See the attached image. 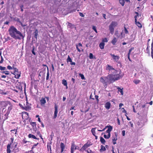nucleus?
Returning a JSON list of instances; mask_svg holds the SVG:
<instances>
[{"instance_id":"nucleus-14","label":"nucleus","mask_w":153,"mask_h":153,"mask_svg":"<svg viewBox=\"0 0 153 153\" xmlns=\"http://www.w3.org/2000/svg\"><path fill=\"white\" fill-rule=\"evenodd\" d=\"M40 105L41 106H44L46 103V101L45 98H42L40 100Z\"/></svg>"},{"instance_id":"nucleus-41","label":"nucleus","mask_w":153,"mask_h":153,"mask_svg":"<svg viewBox=\"0 0 153 153\" xmlns=\"http://www.w3.org/2000/svg\"><path fill=\"white\" fill-rule=\"evenodd\" d=\"M72 60L71 58L68 55V58L67 60V62H72Z\"/></svg>"},{"instance_id":"nucleus-1","label":"nucleus","mask_w":153,"mask_h":153,"mask_svg":"<svg viewBox=\"0 0 153 153\" xmlns=\"http://www.w3.org/2000/svg\"><path fill=\"white\" fill-rule=\"evenodd\" d=\"M10 35L15 39L20 40L21 39H24V36L19 31L17 30L13 26L10 27L8 30Z\"/></svg>"},{"instance_id":"nucleus-48","label":"nucleus","mask_w":153,"mask_h":153,"mask_svg":"<svg viewBox=\"0 0 153 153\" xmlns=\"http://www.w3.org/2000/svg\"><path fill=\"white\" fill-rule=\"evenodd\" d=\"M108 40L106 38H105L104 39H102V42L104 43V42H108Z\"/></svg>"},{"instance_id":"nucleus-64","label":"nucleus","mask_w":153,"mask_h":153,"mask_svg":"<svg viewBox=\"0 0 153 153\" xmlns=\"http://www.w3.org/2000/svg\"><path fill=\"white\" fill-rule=\"evenodd\" d=\"M95 98L97 99V100L98 101V96L96 95H95Z\"/></svg>"},{"instance_id":"nucleus-27","label":"nucleus","mask_w":153,"mask_h":153,"mask_svg":"<svg viewBox=\"0 0 153 153\" xmlns=\"http://www.w3.org/2000/svg\"><path fill=\"white\" fill-rule=\"evenodd\" d=\"M105 45V43L103 42H101L99 44V47L101 49H103L104 48Z\"/></svg>"},{"instance_id":"nucleus-59","label":"nucleus","mask_w":153,"mask_h":153,"mask_svg":"<svg viewBox=\"0 0 153 153\" xmlns=\"http://www.w3.org/2000/svg\"><path fill=\"white\" fill-rule=\"evenodd\" d=\"M26 139L25 138L24 139H23L22 141L25 144L26 143L27 141L25 140Z\"/></svg>"},{"instance_id":"nucleus-3","label":"nucleus","mask_w":153,"mask_h":153,"mask_svg":"<svg viewBox=\"0 0 153 153\" xmlns=\"http://www.w3.org/2000/svg\"><path fill=\"white\" fill-rule=\"evenodd\" d=\"M19 105L23 110L26 111L30 110L31 109L30 105L28 102L27 101L26 102V104L24 103L23 105L21 103H19Z\"/></svg>"},{"instance_id":"nucleus-53","label":"nucleus","mask_w":153,"mask_h":153,"mask_svg":"<svg viewBox=\"0 0 153 153\" xmlns=\"http://www.w3.org/2000/svg\"><path fill=\"white\" fill-rule=\"evenodd\" d=\"M108 76L107 77H105L104 79H105V81H106V83L108 82Z\"/></svg>"},{"instance_id":"nucleus-57","label":"nucleus","mask_w":153,"mask_h":153,"mask_svg":"<svg viewBox=\"0 0 153 153\" xmlns=\"http://www.w3.org/2000/svg\"><path fill=\"white\" fill-rule=\"evenodd\" d=\"M122 109H123V110L122 111L123 112L125 113L126 114H127L126 112L125 109L124 108H122Z\"/></svg>"},{"instance_id":"nucleus-13","label":"nucleus","mask_w":153,"mask_h":153,"mask_svg":"<svg viewBox=\"0 0 153 153\" xmlns=\"http://www.w3.org/2000/svg\"><path fill=\"white\" fill-rule=\"evenodd\" d=\"M105 128H108V129L106 131V132L108 134H111L110 132L113 128L112 126H107Z\"/></svg>"},{"instance_id":"nucleus-32","label":"nucleus","mask_w":153,"mask_h":153,"mask_svg":"<svg viewBox=\"0 0 153 153\" xmlns=\"http://www.w3.org/2000/svg\"><path fill=\"white\" fill-rule=\"evenodd\" d=\"M96 129V128H92L91 130V132L93 135L94 136H95V135L96 133H95V130Z\"/></svg>"},{"instance_id":"nucleus-35","label":"nucleus","mask_w":153,"mask_h":153,"mask_svg":"<svg viewBox=\"0 0 153 153\" xmlns=\"http://www.w3.org/2000/svg\"><path fill=\"white\" fill-rule=\"evenodd\" d=\"M119 2L122 6H123L125 4V0H119Z\"/></svg>"},{"instance_id":"nucleus-52","label":"nucleus","mask_w":153,"mask_h":153,"mask_svg":"<svg viewBox=\"0 0 153 153\" xmlns=\"http://www.w3.org/2000/svg\"><path fill=\"white\" fill-rule=\"evenodd\" d=\"M79 75H80V76L81 77V78L82 79H85L84 76L83 74H79Z\"/></svg>"},{"instance_id":"nucleus-4","label":"nucleus","mask_w":153,"mask_h":153,"mask_svg":"<svg viewBox=\"0 0 153 153\" xmlns=\"http://www.w3.org/2000/svg\"><path fill=\"white\" fill-rule=\"evenodd\" d=\"M118 25L117 22L112 21L109 26V28L110 32L111 34H113L114 33V27Z\"/></svg>"},{"instance_id":"nucleus-51","label":"nucleus","mask_w":153,"mask_h":153,"mask_svg":"<svg viewBox=\"0 0 153 153\" xmlns=\"http://www.w3.org/2000/svg\"><path fill=\"white\" fill-rule=\"evenodd\" d=\"M6 69V67H2L0 65V70H4Z\"/></svg>"},{"instance_id":"nucleus-15","label":"nucleus","mask_w":153,"mask_h":153,"mask_svg":"<svg viewBox=\"0 0 153 153\" xmlns=\"http://www.w3.org/2000/svg\"><path fill=\"white\" fill-rule=\"evenodd\" d=\"M111 105V103L109 102H106L105 104V107L108 110L110 108Z\"/></svg>"},{"instance_id":"nucleus-33","label":"nucleus","mask_w":153,"mask_h":153,"mask_svg":"<svg viewBox=\"0 0 153 153\" xmlns=\"http://www.w3.org/2000/svg\"><path fill=\"white\" fill-rule=\"evenodd\" d=\"M30 125L32 126V127L34 128L36 127V123L35 122H31L30 123Z\"/></svg>"},{"instance_id":"nucleus-46","label":"nucleus","mask_w":153,"mask_h":153,"mask_svg":"<svg viewBox=\"0 0 153 153\" xmlns=\"http://www.w3.org/2000/svg\"><path fill=\"white\" fill-rule=\"evenodd\" d=\"M38 144H39V143H37V144H35L33 146V147H32V148H31V149H32V150H31L30 151V152H31V151L33 152V151H32V150L34 149V148H35V147L36 146H37V145Z\"/></svg>"},{"instance_id":"nucleus-38","label":"nucleus","mask_w":153,"mask_h":153,"mask_svg":"<svg viewBox=\"0 0 153 153\" xmlns=\"http://www.w3.org/2000/svg\"><path fill=\"white\" fill-rule=\"evenodd\" d=\"M135 13L136 14V15H135L134 16V19H135V21H136L137 20V17H139V13L137 12H135Z\"/></svg>"},{"instance_id":"nucleus-31","label":"nucleus","mask_w":153,"mask_h":153,"mask_svg":"<svg viewBox=\"0 0 153 153\" xmlns=\"http://www.w3.org/2000/svg\"><path fill=\"white\" fill-rule=\"evenodd\" d=\"M10 113L9 112L7 111L6 113L4 114V115L5 116V117L4 119V120H5L8 119V116Z\"/></svg>"},{"instance_id":"nucleus-37","label":"nucleus","mask_w":153,"mask_h":153,"mask_svg":"<svg viewBox=\"0 0 153 153\" xmlns=\"http://www.w3.org/2000/svg\"><path fill=\"white\" fill-rule=\"evenodd\" d=\"M49 69L48 67H47V76L46 78V79L47 80L49 79Z\"/></svg>"},{"instance_id":"nucleus-47","label":"nucleus","mask_w":153,"mask_h":153,"mask_svg":"<svg viewBox=\"0 0 153 153\" xmlns=\"http://www.w3.org/2000/svg\"><path fill=\"white\" fill-rule=\"evenodd\" d=\"M11 142L10 143L8 144H10L11 146V144L13 143L14 141V138L13 137H11L10 138Z\"/></svg>"},{"instance_id":"nucleus-62","label":"nucleus","mask_w":153,"mask_h":153,"mask_svg":"<svg viewBox=\"0 0 153 153\" xmlns=\"http://www.w3.org/2000/svg\"><path fill=\"white\" fill-rule=\"evenodd\" d=\"M10 131H14L15 132V134H16V132L17 131V130H16V129H13V130H11Z\"/></svg>"},{"instance_id":"nucleus-30","label":"nucleus","mask_w":153,"mask_h":153,"mask_svg":"<svg viewBox=\"0 0 153 153\" xmlns=\"http://www.w3.org/2000/svg\"><path fill=\"white\" fill-rule=\"evenodd\" d=\"M100 81L103 84H106V81H105V79H104V78L101 77L100 79Z\"/></svg>"},{"instance_id":"nucleus-17","label":"nucleus","mask_w":153,"mask_h":153,"mask_svg":"<svg viewBox=\"0 0 153 153\" xmlns=\"http://www.w3.org/2000/svg\"><path fill=\"white\" fill-rule=\"evenodd\" d=\"M11 146L10 144H8L7 145V153H12V151L10 149L11 148Z\"/></svg>"},{"instance_id":"nucleus-16","label":"nucleus","mask_w":153,"mask_h":153,"mask_svg":"<svg viewBox=\"0 0 153 153\" xmlns=\"http://www.w3.org/2000/svg\"><path fill=\"white\" fill-rule=\"evenodd\" d=\"M77 146L75 145L74 143H72L71 147V151L74 152V150L77 149Z\"/></svg>"},{"instance_id":"nucleus-20","label":"nucleus","mask_w":153,"mask_h":153,"mask_svg":"<svg viewBox=\"0 0 153 153\" xmlns=\"http://www.w3.org/2000/svg\"><path fill=\"white\" fill-rule=\"evenodd\" d=\"M28 137L29 138H32L34 139H36L38 140H39V138H36V137L34 135L32 134H29Z\"/></svg>"},{"instance_id":"nucleus-22","label":"nucleus","mask_w":153,"mask_h":153,"mask_svg":"<svg viewBox=\"0 0 153 153\" xmlns=\"http://www.w3.org/2000/svg\"><path fill=\"white\" fill-rule=\"evenodd\" d=\"M60 147L61 149V152H62L63 151L64 149L65 148V146L64 145V144L63 143H61L60 144Z\"/></svg>"},{"instance_id":"nucleus-39","label":"nucleus","mask_w":153,"mask_h":153,"mask_svg":"<svg viewBox=\"0 0 153 153\" xmlns=\"http://www.w3.org/2000/svg\"><path fill=\"white\" fill-rule=\"evenodd\" d=\"M111 136V134H108V135H107L106 134H104V137L105 139H109Z\"/></svg>"},{"instance_id":"nucleus-61","label":"nucleus","mask_w":153,"mask_h":153,"mask_svg":"<svg viewBox=\"0 0 153 153\" xmlns=\"http://www.w3.org/2000/svg\"><path fill=\"white\" fill-rule=\"evenodd\" d=\"M88 153H94L91 150H90L89 151L87 150H86Z\"/></svg>"},{"instance_id":"nucleus-56","label":"nucleus","mask_w":153,"mask_h":153,"mask_svg":"<svg viewBox=\"0 0 153 153\" xmlns=\"http://www.w3.org/2000/svg\"><path fill=\"white\" fill-rule=\"evenodd\" d=\"M122 135L123 136H124L125 135V131L124 130H123L122 131Z\"/></svg>"},{"instance_id":"nucleus-6","label":"nucleus","mask_w":153,"mask_h":153,"mask_svg":"<svg viewBox=\"0 0 153 153\" xmlns=\"http://www.w3.org/2000/svg\"><path fill=\"white\" fill-rule=\"evenodd\" d=\"M13 69H14V73L13 74L15 75V77L16 79H19L20 76L21 72L19 71L18 69L13 66Z\"/></svg>"},{"instance_id":"nucleus-28","label":"nucleus","mask_w":153,"mask_h":153,"mask_svg":"<svg viewBox=\"0 0 153 153\" xmlns=\"http://www.w3.org/2000/svg\"><path fill=\"white\" fill-rule=\"evenodd\" d=\"M101 149H100V151L101 152H104L106 150V149L105 147L103 145H101Z\"/></svg>"},{"instance_id":"nucleus-45","label":"nucleus","mask_w":153,"mask_h":153,"mask_svg":"<svg viewBox=\"0 0 153 153\" xmlns=\"http://www.w3.org/2000/svg\"><path fill=\"white\" fill-rule=\"evenodd\" d=\"M89 57L91 59H92L93 58V55L92 53H89Z\"/></svg>"},{"instance_id":"nucleus-8","label":"nucleus","mask_w":153,"mask_h":153,"mask_svg":"<svg viewBox=\"0 0 153 153\" xmlns=\"http://www.w3.org/2000/svg\"><path fill=\"white\" fill-rule=\"evenodd\" d=\"M92 144L91 143V142L90 141H89V142L88 141L84 145L82 148L80 150V151H82V150H85L87 148L91 145Z\"/></svg>"},{"instance_id":"nucleus-55","label":"nucleus","mask_w":153,"mask_h":153,"mask_svg":"<svg viewBox=\"0 0 153 153\" xmlns=\"http://www.w3.org/2000/svg\"><path fill=\"white\" fill-rule=\"evenodd\" d=\"M5 74L6 75H9L10 74L9 71H5Z\"/></svg>"},{"instance_id":"nucleus-34","label":"nucleus","mask_w":153,"mask_h":153,"mask_svg":"<svg viewBox=\"0 0 153 153\" xmlns=\"http://www.w3.org/2000/svg\"><path fill=\"white\" fill-rule=\"evenodd\" d=\"M62 83L65 86H67V81L65 79H64L62 80Z\"/></svg>"},{"instance_id":"nucleus-9","label":"nucleus","mask_w":153,"mask_h":153,"mask_svg":"<svg viewBox=\"0 0 153 153\" xmlns=\"http://www.w3.org/2000/svg\"><path fill=\"white\" fill-rule=\"evenodd\" d=\"M114 135L112 137V143L114 145L116 143V141L117 139V133H114Z\"/></svg>"},{"instance_id":"nucleus-26","label":"nucleus","mask_w":153,"mask_h":153,"mask_svg":"<svg viewBox=\"0 0 153 153\" xmlns=\"http://www.w3.org/2000/svg\"><path fill=\"white\" fill-rule=\"evenodd\" d=\"M151 50V56L152 58L153 59V42L152 43Z\"/></svg>"},{"instance_id":"nucleus-23","label":"nucleus","mask_w":153,"mask_h":153,"mask_svg":"<svg viewBox=\"0 0 153 153\" xmlns=\"http://www.w3.org/2000/svg\"><path fill=\"white\" fill-rule=\"evenodd\" d=\"M135 24L138 26V27L140 28H141L142 27V25L139 22H137V21H135Z\"/></svg>"},{"instance_id":"nucleus-29","label":"nucleus","mask_w":153,"mask_h":153,"mask_svg":"<svg viewBox=\"0 0 153 153\" xmlns=\"http://www.w3.org/2000/svg\"><path fill=\"white\" fill-rule=\"evenodd\" d=\"M100 141L101 143L105 145V140L102 137H100Z\"/></svg>"},{"instance_id":"nucleus-63","label":"nucleus","mask_w":153,"mask_h":153,"mask_svg":"<svg viewBox=\"0 0 153 153\" xmlns=\"http://www.w3.org/2000/svg\"><path fill=\"white\" fill-rule=\"evenodd\" d=\"M129 123H130L131 126V127H133V124L131 123V122H129Z\"/></svg>"},{"instance_id":"nucleus-2","label":"nucleus","mask_w":153,"mask_h":153,"mask_svg":"<svg viewBox=\"0 0 153 153\" xmlns=\"http://www.w3.org/2000/svg\"><path fill=\"white\" fill-rule=\"evenodd\" d=\"M113 73L115 74H108V76L109 80L111 82H114L122 78L123 76L120 70H115Z\"/></svg>"},{"instance_id":"nucleus-40","label":"nucleus","mask_w":153,"mask_h":153,"mask_svg":"<svg viewBox=\"0 0 153 153\" xmlns=\"http://www.w3.org/2000/svg\"><path fill=\"white\" fill-rule=\"evenodd\" d=\"M115 35L117 37H119L120 36V34L118 31H116L114 33Z\"/></svg>"},{"instance_id":"nucleus-42","label":"nucleus","mask_w":153,"mask_h":153,"mask_svg":"<svg viewBox=\"0 0 153 153\" xmlns=\"http://www.w3.org/2000/svg\"><path fill=\"white\" fill-rule=\"evenodd\" d=\"M134 49V47H132L129 50L128 52V55H130L131 52V51L133 50Z\"/></svg>"},{"instance_id":"nucleus-50","label":"nucleus","mask_w":153,"mask_h":153,"mask_svg":"<svg viewBox=\"0 0 153 153\" xmlns=\"http://www.w3.org/2000/svg\"><path fill=\"white\" fill-rule=\"evenodd\" d=\"M92 29L94 30V31H95V32L96 33H97V31L96 30V27L95 26H92Z\"/></svg>"},{"instance_id":"nucleus-25","label":"nucleus","mask_w":153,"mask_h":153,"mask_svg":"<svg viewBox=\"0 0 153 153\" xmlns=\"http://www.w3.org/2000/svg\"><path fill=\"white\" fill-rule=\"evenodd\" d=\"M117 88L118 90V91L120 92L121 95H123V88H122V89L121 88H120L117 87Z\"/></svg>"},{"instance_id":"nucleus-10","label":"nucleus","mask_w":153,"mask_h":153,"mask_svg":"<svg viewBox=\"0 0 153 153\" xmlns=\"http://www.w3.org/2000/svg\"><path fill=\"white\" fill-rule=\"evenodd\" d=\"M54 108L55 111L53 118L55 119L57 117V114L58 113V106L56 104L55 105Z\"/></svg>"},{"instance_id":"nucleus-49","label":"nucleus","mask_w":153,"mask_h":153,"mask_svg":"<svg viewBox=\"0 0 153 153\" xmlns=\"http://www.w3.org/2000/svg\"><path fill=\"white\" fill-rule=\"evenodd\" d=\"M34 49H35L34 46H33V49L32 50V53L33 54H34V55H36V53L34 51Z\"/></svg>"},{"instance_id":"nucleus-5","label":"nucleus","mask_w":153,"mask_h":153,"mask_svg":"<svg viewBox=\"0 0 153 153\" xmlns=\"http://www.w3.org/2000/svg\"><path fill=\"white\" fill-rule=\"evenodd\" d=\"M10 102L9 101H1L0 104L1 105L2 107H3L2 109V111L5 109L4 111L6 110L5 108L8 105L10 104Z\"/></svg>"},{"instance_id":"nucleus-12","label":"nucleus","mask_w":153,"mask_h":153,"mask_svg":"<svg viewBox=\"0 0 153 153\" xmlns=\"http://www.w3.org/2000/svg\"><path fill=\"white\" fill-rule=\"evenodd\" d=\"M22 118L24 120H27L28 117V114L26 112H22Z\"/></svg>"},{"instance_id":"nucleus-36","label":"nucleus","mask_w":153,"mask_h":153,"mask_svg":"<svg viewBox=\"0 0 153 153\" xmlns=\"http://www.w3.org/2000/svg\"><path fill=\"white\" fill-rule=\"evenodd\" d=\"M34 37L36 39H37V36H38V30L37 29L34 32Z\"/></svg>"},{"instance_id":"nucleus-43","label":"nucleus","mask_w":153,"mask_h":153,"mask_svg":"<svg viewBox=\"0 0 153 153\" xmlns=\"http://www.w3.org/2000/svg\"><path fill=\"white\" fill-rule=\"evenodd\" d=\"M37 134L39 135V137L41 138V139L43 140V138H42V135L40 134V133L39 131H37Z\"/></svg>"},{"instance_id":"nucleus-24","label":"nucleus","mask_w":153,"mask_h":153,"mask_svg":"<svg viewBox=\"0 0 153 153\" xmlns=\"http://www.w3.org/2000/svg\"><path fill=\"white\" fill-rule=\"evenodd\" d=\"M117 40L116 38L114 37L113 40L111 41V42L113 45H115V44L117 42Z\"/></svg>"},{"instance_id":"nucleus-60","label":"nucleus","mask_w":153,"mask_h":153,"mask_svg":"<svg viewBox=\"0 0 153 153\" xmlns=\"http://www.w3.org/2000/svg\"><path fill=\"white\" fill-rule=\"evenodd\" d=\"M79 14L80 16L81 17H84V15L82 13L80 12L79 13Z\"/></svg>"},{"instance_id":"nucleus-58","label":"nucleus","mask_w":153,"mask_h":153,"mask_svg":"<svg viewBox=\"0 0 153 153\" xmlns=\"http://www.w3.org/2000/svg\"><path fill=\"white\" fill-rule=\"evenodd\" d=\"M7 68L9 70H11L12 69V67L10 65H8L7 67Z\"/></svg>"},{"instance_id":"nucleus-19","label":"nucleus","mask_w":153,"mask_h":153,"mask_svg":"<svg viewBox=\"0 0 153 153\" xmlns=\"http://www.w3.org/2000/svg\"><path fill=\"white\" fill-rule=\"evenodd\" d=\"M106 69L108 70L109 71H110L111 70H114V71H115V70H116L114 69V68L112 66H111L109 65H107L106 67Z\"/></svg>"},{"instance_id":"nucleus-11","label":"nucleus","mask_w":153,"mask_h":153,"mask_svg":"<svg viewBox=\"0 0 153 153\" xmlns=\"http://www.w3.org/2000/svg\"><path fill=\"white\" fill-rule=\"evenodd\" d=\"M110 55L112 56L114 60L116 61L117 62H118V60L120 58V57L118 56L115 55L111 53H110Z\"/></svg>"},{"instance_id":"nucleus-44","label":"nucleus","mask_w":153,"mask_h":153,"mask_svg":"<svg viewBox=\"0 0 153 153\" xmlns=\"http://www.w3.org/2000/svg\"><path fill=\"white\" fill-rule=\"evenodd\" d=\"M133 82L136 84H137L140 82V80H134Z\"/></svg>"},{"instance_id":"nucleus-7","label":"nucleus","mask_w":153,"mask_h":153,"mask_svg":"<svg viewBox=\"0 0 153 153\" xmlns=\"http://www.w3.org/2000/svg\"><path fill=\"white\" fill-rule=\"evenodd\" d=\"M128 34V31L125 25L124 26V30H122L120 33V36L121 37V38H124L126 34Z\"/></svg>"},{"instance_id":"nucleus-21","label":"nucleus","mask_w":153,"mask_h":153,"mask_svg":"<svg viewBox=\"0 0 153 153\" xmlns=\"http://www.w3.org/2000/svg\"><path fill=\"white\" fill-rule=\"evenodd\" d=\"M78 47H82V45L81 43H79L78 45H76V48L78 51L79 52H80L81 51L80 49H79Z\"/></svg>"},{"instance_id":"nucleus-18","label":"nucleus","mask_w":153,"mask_h":153,"mask_svg":"<svg viewBox=\"0 0 153 153\" xmlns=\"http://www.w3.org/2000/svg\"><path fill=\"white\" fill-rule=\"evenodd\" d=\"M8 105L9 106L7 110V111L10 113L11 111L12 110L13 108V105L11 102Z\"/></svg>"},{"instance_id":"nucleus-54","label":"nucleus","mask_w":153,"mask_h":153,"mask_svg":"<svg viewBox=\"0 0 153 153\" xmlns=\"http://www.w3.org/2000/svg\"><path fill=\"white\" fill-rule=\"evenodd\" d=\"M1 60L0 61V63L1 64L4 61V59H3V58L2 56H1Z\"/></svg>"}]
</instances>
